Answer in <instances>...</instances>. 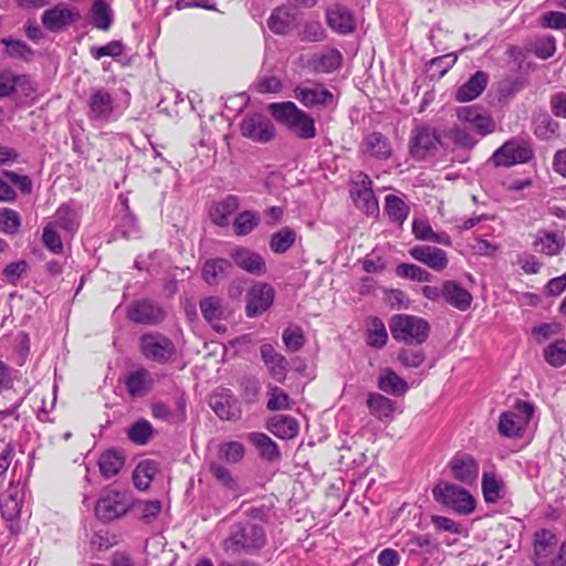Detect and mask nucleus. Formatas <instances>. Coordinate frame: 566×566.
I'll return each instance as SVG.
<instances>
[{"mask_svg":"<svg viewBox=\"0 0 566 566\" xmlns=\"http://www.w3.org/2000/svg\"><path fill=\"white\" fill-rule=\"evenodd\" d=\"M532 50L536 56L546 60L554 55L556 51V41L552 35L537 38L532 43Z\"/></svg>","mask_w":566,"mask_h":566,"instance_id":"052dcab7","label":"nucleus"},{"mask_svg":"<svg viewBox=\"0 0 566 566\" xmlns=\"http://www.w3.org/2000/svg\"><path fill=\"white\" fill-rule=\"evenodd\" d=\"M367 407L369 412L381 421L391 420L396 410L395 401L377 392L368 395Z\"/></svg>","mask_w":566,"mask_h":566,"instance_id":"e433bc0d","label":"nucleus"},{"mask_svg":"<svg viewBox=\"0 0 566 566\" xmlns=\"http://www.w3.org/2000/svg\"><path fill=\"white\" fill-rule=\"evenodd\" d=\"M260 354L270 376L275 381L284 384L289 369V361L286 358L279 354L271 344H263L260 347Z\"/></svg>","mask_w":566,"mask_h":566,"instance_id":"b1692460","label":"nucleus"},{"mask_svg":"<svg viewBox=\"0 0 566 566\" xmlns=\"http://www.w3.org/2000/svg\"><path fill=\"white\" fill-rule=\"evenodd\" d=\"M410 255L434 271H442L448 266L447 252L432 245H416L409 250Z\"/></svg>","mask_w":566,"mask_h":566,"instance_id":"393cba45","label":"nucleus"},{"mask_svg":"<svg viewBox=\"0 0 566 566\" xmlns=\"http://www.w3.org/2000/svg\"><path fill=\"white\" fill-rule=\"evenodd\" d=\"M270 430L281 439H291L298 433V423L293 417L279 415L271 419Z\"/></svg>","mask_w":566,"mask_h":566,"instance_id":"58836bf2","label":"nucleus"},{"mask_svg":"<svg viewBox=\"0 0 566 566\" xmlns=\"http://www.w3.org/2000/svg\"><path fill=\"white\" fill-rule=\"evenodd\" d=\"M283 343L291 352L300 350L304 345V335L300 327H287L283 332Z\"/></svg>","mask_w":566,"mask_h":566,"instance_id":"338daca9","label":"nucleus"},{"mask_svg":"<svg viewBox=\"0 0 566 566\" xmlns=\"http://www.w3.org/2000/svg\"><path fill=\"white\" fill-rule=\"evenodd\" d=\"M274 289L269 283L258 282L247 293L245 313L248 317H258L268 311L274 301Z\"/></svg>","mask_w":566,"mask_h":566,"instance_id":"4468645a","label":"nucleus"},{"mask_svg":"<svg viewBox=\"0 0 566 566\" xmlns=\"http://www.w3.org/2000/svg\"><path fill=\"white\" fill-rule=\"evenodd\" d=\"M350 195L357 208L367 214L378 212V202L373 190V181L368 175L357 172L350 184Z\"/></svg>","mask_w":566,"mask_h":566,"instance_id":"9b49d317","label":"nucleus"},{"mask_svg":"<svg viewBox=\"0 0 566 566\" xmlns=\"http://www.w3.org/2000/svg\"><path fill=\"white\" fill-rule=\"evenodd\" d=\"M153 426L147 420L136 421L128 430V438L138 446L146 444L153 436Z\"/></svg>","mask_w":566,"mask_h":566,"instance_id":"4d7b16f0","label":"nucleus"},{"mask_svg":"<svg viewBox=\"0 0 566 566\" xmlns=\"http://www.w3.org/2000/svg\"><path fill=\"white\" fill-rule=\"evenodd\" d=\"M536 252L547 256L558 255L565 247L563 233L557 231H539L533 242Z\"/></svg>","mask_w":566,"mask_h":566,"instance_id":"bb28decb","label":"nucleus"},{"mask_svg":"<svg viewBox=\"0 0 566 566\" xmlns=\"http://www.w3.org/2000/svg\"><path fill=\"white\" fill-rule=\"evenodd\" d=\"M30 350V339L28 334L19 332L14 336L13 344V360L18 365H23Z\"/></svg>","mask_w":566,"mask_h":566,"instance_id":"0e129e2a","label":"nucleus"},{"mask_svg":"<svg viewBox=\"0 0 566 566\" xmlns=\"http://www.w3.org/2000/svg\"><path fill=\"white\" fill-rule=\"evenodd\" d=\"M265 542L266 535L263 526L247 522L233 526L229 538L226 541V546L228 551L233 553L253 552L262 548Z\"/></svg>","mask_w":566,"mask_h":566,"instance_id":"20e7f679","label":"nucleus"},{"mask_svg":"<svg viewBox=\"0 0 566 566\" xmlns=\"http://www.w3.org/2000/svg\"><path fill=\"white\" fill-rule=\"evenodd\" d=\"M386 212L391 221L402 224L408 217L409 207L406 202L394 195L386 196Z\"/></svg>","mask_w":566,"mask_h":566,"instance_id":"3c124183","label":"nucleus"},{"mask_svg":"<svg viewBox=\"0 0 566 566\" xmlns=\"http://www.w3.org/2000/svg\"><path fill=\"white\" fill-rule=\"evenodd\" d=\"M367 344L374 348H381L388 340V334L384 322L378 317L367 321Z\"/></svg>","mask_w":566,"mask_h":566,"instance_id":"37998d69","label":"nucleus"},{"mask_svg":"<svg viewBox=\"0 0 566 566\" xmlns=\"http://www.w3.org/2000/svg\"><path fill=\"white\" fill-rule=\"evenodd\" d=\"M231 266V262L223 258L207 260L201 270L202 279L209 285H217L227 276Z\"/></svg>","mask_w":566,"mask_h":566,"instance_id":"c9c22d12","label":"nucleus"},{"mask_svg":"<svg viewBox=\"0 0 566 566\" xmlns=\"http://www.w3.org/2000/svg\"><path fill=\"white\" fill-rule=\"evenodd\" d=\"M124 52V44L119 40H113L105 45L92 46L90 53L93 59L101 60L104 56L117 57Z\"/></svg>","mask_w":566,"mask_h":566,"instance_id":"680f3d73","label":"nucleus"},{"mask_svg":"<svg viewBox=\"0 0 566 566\" xmlns=\"http://www.w3.org/2000/svg\"><path fill=\"white\" fill-rule=\"evenodd\" d=\"M459 120L470 129L474 128L480 136H486L494 132L495 123L493 118L483 109L476 106L460 107L457 112Z\"/></svg>","mask_w":566,"mask_h":566,"instance_id":"aec40b11","label":"nucleus"},{"mask_svg":"<svg viewBox=\"0 0 566 566\" xmlns=\"http://www.w3.org/2000/svg\"><path fill=\"white\" fill-rule=\"evenodd\" d=\"M22 223L21 216L18 211L9 208H2V232L14 234L19 231Z\"/></svg>","mask_w":566,"mask_h":566,"instance_id":"69168bd1","label":"nucleus"},{"mask_svg":"<svg viewBox=\"0 0 566 566\" xmlns=\"http://www.w3.org/2000/svg\"><path fill=\"white\" fill-rule=\"evenodd\" d=\"M240 133L256 144H268L272 142L276 135V129L272 120L262 113L247 114L241 124Z\"/></svg>","mask_w":566,"mask_h":566,"instance_id":"9d476101","label":"nucleus"},{"mask_svg":"<svg viewBox=\"0 0 566 566\" xmlns=\"http://www.w3.org/2000/svg\"><path fill=\"white\" fill-rule=\"evenodd\" d=\"M294 96L307 108H329L336 106L334 94L323 83L311 80L296 85Z\"/></svg>","mask_w":566,"mask_h":566,"instance_id":"0eeeda50","label":"nucleus"},{"mask_svg":"<svg viewBox=\"0 0 566 566\" xmlns=\"http://www.w3.org/2000/svg\"><path fill=\"white\" fill-rule=\"evenodd\" d=\"M295 240L296 232L290 227H284L271 235L270 249L272 252L277 254L285 253L293 247Z\"/></svg>","mask_w":566,"mask_h":566,"instance_id":"49530a36","label":"nucleus"},{"mask_svg":"<svg viewBox=\"0 0 566 566\" xmlns=\"http://www.w3.org/2000/svg\"><path fill=\"white\" fill-rule=\"evenodd\" d=\"M363 151L378 160H387L392 153L389 139L380 133H371L363 142Z\"/></svg>","mask_w":566,"mask_h":566,"instance_id":"2f4dec72","label":"nucleus"},{"mask_svg":"<svg viewBox=\"0 0 566 566\" xmlns=\"http://www.w3.org/2000/svg\"><path fill=\"white\" fill-rule=\"evenodd\" d=\"M157 464L151 460L142 461L133 474L134 484L138 490H146L157 473Z\"/></svg>","mask_w":566,"mask_h":566,"instance_id":"de8ad7c7","label":"nucleus"},{"mask_svg":"<svg viewBox=\"0 0 566 566\" xmlns=\"http://www.w3.org/2000/svg\"><path fill=\"white\" fill-rule=\"evenodd\" d=\"M153 384V376L145 368L132 371L126 378L127 392L134 398L145 396L151 389Z\"/></svg>","mask_w":566,"mask_h":566,"instance_id":"f704fd0d","label":"nucleus"},{"mask_svg":"<svg viewBox=\"0 0 566 566\" xmlns=\"http://www.w3.org/2000/svg\"><path fill=\"white\" fill-rule=\"evenodd\" d=\"M389 328L392 337L397 342L408 345H420L428 338L430 326L428 322L421 317L397 314L389 322Z\"/></svg>","mask_w":566,"mask_h":566,"instance_id":"f03ea898","label":"nucleus"},{"mask_svg":"<svg viewBox=\"0 0 566 566\" xmlns=\"http://www.w3.org/2000/svg\"><path fill=\"white\" fill-rule=\"evenodd\" d=\"M250 442L259 449L260 454L272 461L280 457L276 443L265 433L253 432L249 434Z\"/></svg>","mask_w":566,"mask_h":566,"instance_id":"09e8293b","label":"nucleus"},{"mask_svg":"<svg viewBox=\"0 0 566 566\" xmlns=\"http://www.w3.org/2000/svg\"><path fill=\"white\" fill-rule=\"evenodd\" d=\"M245 453L244 446L238 441L223 442L219 447V457L228 463L240 462Z\"/></svg>","mask_w":566,"mask_h":566,"instance_id":"bf43d9fd","label":"nucleus"},{"mask_svg":"<svg viewBox=\"0 0 566 566\" xmlns=\"http://www.w3.org/2000/svg\"><path fill=\"white\" fill-rule=\"evenodd\" d=\"M272 116L301 139H313L316 136L314 118L298 108L293 102L272 103L269 105Z\"/></svg>","mask_w":566,"mask_h":566,"instance_id":"f257e3e1","label":"nucleus"},{"mask_svg":"<svg viewBox=\"0 0 566 566\" xmlns=\"http://www.w3.org/2000/svg\"><path fill=\"white\" fill-rule=\"evenodd\" d=\"M489 75L483 71H476L467 82H464L457 91L455 98L458 102H470L475 99L486 88Z\"/></svg>","mask_w":566,"mask_h":566,"instance_id":"cd10ccee","label":"nucleus"},{"mask_svg":"<svg viewBox=\"0 0 566 566\" xmlns=\"http://www.w3.org/2000/svg\"><path fill=\"white\" fill-rule=\"evenodd\" d=\"M234 264L241 270L261 276L266 272L264 258L254 250L244 247H237L229 253Z\"/></svg>","mask_w":566,"mask_h":566,"instance_id":"412c9836","label":"nucleus"},{"mask_svg":"<svg viewBox=\"0 0 566 566\" xmlns=\"http://www.w3.org/2000/svg\"><path fill=\"white\" fill-rule=\"evenodd\" d=\"M260 223V214L253 210H244L233 220V232L243 237L250 234Z\"/></svg>","mask_w":566,"mask_h":566,"instance_id":"a18cd8bd","label":"nucleus"},{"mask_svg":"<svg viewBox=\"0 0 566 566\" xmlns=\"http://www.w3.org/2000/svg\"><path fill=\"white\" fill-rule=\"evenodd\" d=\"M209 405L222 420H235L241 416L239 401L228 391L213 394L210 397Z\"/></svg>","mask_w":566,"mask_h":566,"instance_id":"a878e982","label":"nucleus"},{"mask_svg":"<svg viewBox=\"0 0 566 566\" xmlns=\"http://www.w3.org/2000/svg\"><path fill=\"white\" fill-rule=\"evenodd\" d=\"M123 213L120 217V222L117 226V230L122 233L123 237L130 239L135 238L138 234V226L135 216L129 211L127 206V199L122 200V209Z\"/></svg>","mask_w":566,"mask_h":566,"instance_id":"5fc2aeb1","label":"nucleus"},{"mask_svg":"<svg viewBox=\"0 0 566 566\" xmlns=\"http://www.w3.org/2000/svg\"><path fill=\"white\" fill-rule=\"evenodd\" d=\"M23 495V485H11L6 493L4 504H2V518L7 520V527L10 534L13 536L18 535L21 531L19 516L21 512Z\"/></svg>","mask_w":566,"mask_h":566,"instance_id":"dca6fc26","label":"nucleus"},{"mask_svg":"<svg viewBox=\"0 0 566 566\" xmlns=\"http://www.w3.org/2000/svg\"><path fill=\"white\" fill-rule=\"evenodd\" d=\"M534 415V406L528 401L516 400L514 406L501 413L497 424L500 436L517 438L523 434Z\"/></svg>","mask_w":566,"mask_h":566,"instance_id":"423d86ee","label":"nucleus"},{"mask_svg":"<svg viewBox=\"0 0 566 566\" xmlns=\"http://www.w3.org/2000/svg\"><path fill=\"white\" fill-rule=\"evenodd\" d=\"M444 138L461 148H472L478 143L476 136L471 132L470 127L463 123L446 130Z\"/></svg>","mask_w":566,"mask_h":566,"instance_id":"a19ab883","label":"nucleus"},{"mask_svg":"<svg viewBox=\"0 0 566 566\" xmlns=\"http://www.w3.org/2000/svg\"><path fill=\"white\" fill-rule=\"evenodd\" d=\"M80 12L76 8L66 3H57L42 13L41 22L50 32H61L80 19Z\"/></svg>","mask_w":566,"mask_h":566,"instance_id":"f8f14e48","label":"nucleus"},{"mask_svg":"<svg viewBox=\"0 0 566 566\" xmlns=\"http://www.w3.org/2000/svg\"><path fill=\"white\" fill-rule=\"evenodd\" d=\"M42 241L44 247L54 254H60L63 251V242L57 229L53 224H46L43 229Z\"/></svg>","mask_w":566,"mask_h":566,"instance_id":"e2e57ef3","label":"nucleus"},{"mask_svg":"<svg viewBox=\"0 0 566 566\" xmlns=\"http://www.w3.org/2000/svg\"><path fill=\"white\" fill-rule=\"evenodd\" d=\"M34 92L35 87L29 76L2 71V97L13 96L15 103L21 105L27 103Z\"/></svg>","mask_w":566,"mask_h":566,"instance_id":"ddd939ff","label":"nucleus"},{"mask_svg":"<svg viewBox=\"0 0 566 566\" xmlns=\"http://www.w3.org/2000/svg\"><path fill=\"white\" fill-rule=\"evenodd\" d=\"M424 353L422 349L405 348L398 354L399 361L408 368H417L424 361Z\"/></svg>","mask_w":566,"mask_h":566,"instance_id":"774afa93","label":"nucleus"},{"mask_svg":"<svg viewBox=\"0 0 566 566\" xmlns=\"http://www.w3.org/2000/svg\"><path fill=\"white\" fill-rule=\"evenodd\" d=\"M533 156L534 150L528 139L511 138L493 153L492 160L497 167H511L526 164Z\"/></svg>","mask_w":566,"mask_h":566,"instance_id":"6e6552de","label":"nucleus"},{"mask_svg":"<svg viewBox=\"0 0 566 566\" xmlns=\"http://www.w3.org/2000/svg\"><path fill=\"white\" fill-rule=\"evenodd\" d=\"M92 24L106 31L113 23V11L105 0H94L92 4Z\"/></svg>","mask_w":566,"mask_h":566,"instance_id":"c03bdc74","label":"nucleus"},{"mask_svg":"<svg viewBox=\"0 0 566 566\" xmlns=\"http://www.w3.org/2000/svg\"><path fill=\"white\" fill-rule=\"evenodd\" d=\"M295 22V15L287 8H276L268 20L269 29L275 34H286Z\"/></svg>","mask_w":566,"mask_h":566,"instance_id":"4c0bfd02","label":"nucleus"},{"mask_svg":"<svg viewBox=\"0 0 566 566\" xmlns=\"http://www.w3.org/2000/svg\"><path fill=\"white\" fill-rule=\"evenodd\" d=\"M326 19L329 28L340 34L350 33L355 29V19L352 12L340 4L331 7L326 12Z\"/></svg>","mask_w":566,"mask_h":566,"instance_id":"c756f323","label":"nucleus"},{"mask_svg":"<svg viewBox=\"0 0 566 566\" xmlns=\"http://www.w3.org/2000/svg\"><path fill=\"white\" fill-rule=\"evenodd\" d=\"M442 296L448 304L459 311H467L472 303L471 293L455 281L443 282Z\"/></svg>","mask_w":566,"mask_h":566,"instance_id":"7c9ffc66","label":"nucleus"},{"mask_svg":"<svg viewBox=\"0 0 566 566\" xmlns=\"http://www.w3.org/2000/svg\"><path fill=\"white\" fill-rule=\"evenodd\" d=\"M127 316L138 324L156 325L164 319L165 312L158 304L143 300L135 302L129 307Z\"/></svg>","mask_w":566,"mask_h":566,"instance_id":"5701e85b","label":"nucleus"},{"mask_svg":"<svg viewBox=\"0 0 566 566\" xmlns=\"http://www.w3.org/2000/svg\"><path fill=\"white\" fill-rule=\"evenodd\" d=\"M200 310L205 319L211 324L217 332H224L226 327L220 323L226 318L227 310L223 301L216 296H209L200 302Z\"/></svg>","mask_w":566,"mask_h":566,"instance_id":"c85d7f7f","label":"nucleus"},{"mask_svg":"<svg viewBox=\"0 0 566 566\" xmlns=\"http://www.w3.org/2000/svg\"><path fill=\"white\" fill-rule=\"evenodd\" d=\"M269 400L266 407L271 411L287 410L292 407L290 396L280 387L269 384L268 385Z\"/></svg>","mask_w":566,"mask_h":566,"instance_id":"603ef678","label":"nucleus"},{"mask_svg":"<svg viewBox=\"0 0 566 566\" xmlns=\"http://www.w3.org/2000/svg\"><path fill=\"white\" fill-rule=\"evenodd\" d=\"M98 464L101 473L105 478H112L119 472L124 460L118 452L109 450L101 455Z\"/></svg>","mask_w":566,"mask_h":566,"instance_id":"864d4df0","label":"nucleus"},{"mask_svg":"<svg viewBox=\"0 0 566 566\" xmlns=\"http://www.w3.org/2000/svg\"><path fill=\"white\" fill-rule=\"evenodd\" d=\"M140 353L158 364L168 363L176 355L171 339L160 333H146L139 337Z\"/></svg>","mask_w":566,"mask_h":566,"instance_id":"1a4fd4ad","label":"nucleus"},{"mask_svg":"<svg viewBox=\"0 0 566 566\" xmlns=\"http://www.w3.org/2000/svg\"><path fill=\"white\" fill-rule=\"evenodd\" d=\"M481 486L486 503H496L503 496V480L494 472L483 473Z\"/></svg>","mask_w":566,"mask_h":566,"instance_id":"ea45409f","label":"nucleus"},{"mask_svg":"<svg viewBox=\"0 0 566 566\" xmlns=\"http://www.w3.org/2000/svg\"><path fill=\"white\" fill-rule=\"evenodd\" d=\"M27 386L18 370H11L2 364V398L10 401V406L2 410V426L4 420L12 418V422H19V416L15 415L17 408L24 400Z\"/></svg>","mask_w":566,"mask_h":566,"instance_id":"7ed1b4c3","label":"nucleus"},{"mask_svg":"<svg viewBox=\"0 0 566 566\" xmlns=\"http://www.w3.org/2000/svg\"><path fill=\"white\" fill-rule=\"evenodd\" d=\"M438 143L436 129L427 125L416 126L410 139V154L415 159H423L436 150Z\"/></svg>","mask_w":566,"mask_h":566,"instance_id":"f3484780","label":"nucleus"},{"mask_svg":"<svg viewBox=\"0 0 566 566\" xmlns=\"http://www.w3.org/2000/svg\"><path fill=\"white\" fill-rule=\"evenodd\" d=\"M87 117L90 120L105 123L112 119L114 98L106 88H93L87 99Z\"/></svg>","mask_w":566,"mask_h":566,"instance_id":"2eb2a0df","label":"nucleus"},{"mask_svg":"<svg viewBox=\"0 0 566 566\" xmlns=\"http://www.w3.org/2000/svg\"><path fill=\"white\" fill-rule=\"evenodd\" d=\"M399 277L409 279L416 282H430L432 275L422 268L411 263H400L396 268Z\"/></svg>","mask_w":566,"mask_h":566,"instance_id":"6e6d98bb","label":"nucleus"},{"mask_svg":"<svg viewBox=\"0 0 566 566\" xmlns=\"http://www.w3.org/2000/svg\"><path fill=\"white\" fill-rule=\"evenodd\" d=\"M240 201L237 196L229 195L210 208V218L219 227L229 224L230 217L239 209Z\"/></svg>","mask_w":566,"mask_h":566,"instance_id":"72a5a7b5","label":"nucleus"},{"mask_svg":"<svg viewBox=\"0 0 566 566\" xmlns=\"http://www.w3.org/2000/svg\"><path fill=\"white\" fill-rule=\"evenodd\" d=\"M378 388L387 394L400 396L407 391L408 385L395 371L387 369L379 376Z\"/></svg>","mask_w":566,"mask_h":566,"instance_id":"79ce46f5","label":"nucleus"},{"mask_svg":"<svg viewBox=\"0 0 566 566\" xmlns=\"http://www.w3.org/2000/svg\"><path fill=\"white\" fill-rule=\"evenodd\" d=\"M128 507L125 494L109 491L96 503L95 513L99 520L112 521L124 515Z\"/></svg>","mask_w":566,"mask_h":566,"instance_id":"6ab92c4d","label":"nucleus"},{"mask_svg":"<svg viewBox=\"0 0 566 566\" xmlns=\"http://www.w3.org/2000/svg\"><path fill=\"white\" fill-rule=\"evenodd\" d=\"M55 229H61L66 235L73 237L80 227V207L75 201L62 203L49 222Z\"/></svg>","mask_w":566,"mask_h":566,"instance_id":"4be33fe9","label":"nucleus"},{"mask_svg":"<svg viewBox=\"0 0 566 566\" xmlns=\"http://www.w3.org/2000/svg\"><path fill=\"white\" fill-rule=\"evenodd\" d=\"M449 469L457 481L465 485H472L478 480L480 467L473 455L458 452L450 460Z\"/></svg>","mask_w":566,"mask_h":566,"instance_id":"a211bd4d","label":"nucleus"},{"mask_svg":"<svg viewBox=\"0 0 566 566\" xmlns=\"http://www.w3.org/2000/svg\"><path fill=\"white\" fill-rule=\"evenodd\" d=\"M2 179H4L9 186L18 189L22 195H30L32 192L33 184L31 178L27 175L2 169Z\"/></svg>","mask_w":566,"mask_h":566,"instance_id":"13d9d810","label":"nucleus"},{"mask_svg":"<svg viewBox=\"0 0 566 566\" xmlns=\"http://www.w3.org/2000/svg\"><path fill=\"white\" fill-rule=\"evenodd\" d=\"M432 494L437 502L459 514L468 515L475 510L473 495L454 483H440L433 488Z\"/></svg>","mask_w":566,"mask_h":566,"instance_id":"39448f33","label":"nucleus"},{"mask_svg":"<svg viewBox=\"0 0 566 566\" xmlns=\"http://www.w3.org/2000/svg\"><path fill=\"white\" fill-rule=\"evenodd\" d=\"M543 356L549 366L563 367L566 364V340L558 339L548 344L543 350Z\"/></svg>","mask_w":566,"mask_h":566,"instance_id":"8fccbe9b","label":"nucleus"},{"mask_svg":"<svg viewBox=\"0 0 566 566\" xmlns=\"http://www.w3.org/2000/svg\"><path fill=\"white\" fill-rule=\"evenodd\" d=\"M343 61L342 53L336 49H326L314 54L310 65L316 73H332L337 70Z\"/></svg>","mask_w":566,"mask_h":566,"instance_id":"473e14b6","label":"nucleus"}]
</instances>
